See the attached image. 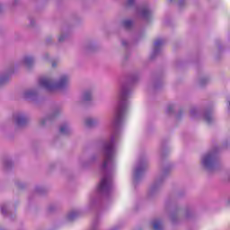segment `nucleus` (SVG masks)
I'll list each match as a JSON object with an SVG mask.
<instances>
[{"label": "nucleus", "mask_w": 230, "mask_h": 230, "mask_svg": "<svg viewBox=\"0 0 230 230\" xmlns=\"http://www.w3.org/2000/svg\"><path fill=\"white\" fill-rule=\"evenodd\" d=\"M68 82L69 78L66 75L62 76L58 84L53 83L51 79L48 77H42L40 79V85L47 91H55V89H64Z\"/></svg>", "instance_id": "1"}, {"label": "nucleus", "mask_w": 230, "mask_h": 230, "mask_svg": "<svg viewBox=\"0 0 230 230\" xmlns=\"http://www.w3.org/2000/svg\"><path fill=\"white\" fill-rule=\"evenodd\" d=\"M104 154L105 160L102 168H107V164H109L112 161V157H114V145H112V143L104 146Z\"/></svg>", "instance_id": "2"}, {"label": "nucleus", "mask_w": 230, "mask_h": 230, "mask_svg": "<svg viewBox=\"0 0 230 230\" xmlns=\"http://www.w3.org/2000/svg\"><path fill=\"white\" fill-rule=\"evenodd\" d=\"M111 186V178L110 177H104L101 180V182L98 186L99 191H103V190H107Z\"/></svg>", "instance_id": "3"}, {"label": "nucleus", "mask_w": 230, "mask_h": 230, "mask_svg": "<svg viewBox=\"0 0 230 230\" xmlns=\"http://www.w3.org/2000/svg\"><path fill=\"white\" fill-rule=\"evenodd\" d=\"M127 112V106L126 105H121L119 106L117 109V113H116V119L117 121H119L121 119V116H123Z\"/></svg>", "instance_id": "4"}, {"label": "nucleus", "mask_w": 230, "mask_h": 230, "mask_svg": "<svg viewBox=\"0 0 230 230\" xmlns=\"http://www.w3.org/2000/svg\"><path fill=\"white\" fill-rule=\"evenodd\" d=\"M212 159H213V156L211 155V154L205 155L203 158L204 166H206V167L210 166Z\"/></svg>", "instance_id": "5"}, {"label": "nucleus", "mask_w": 230, "mask_h": 230, "mask_svg": "<svg viewBox=\"0 0 230 230\" xmlns=\"http://www.w3.org/2000/svg\"><path fill=\"white\" fill-rule=\"evenodd\" d=\"M128 98V91L127 90H123L121 93H120V95H119V100L120 102H127V99Z\"/></svg>", "instance_id": "6"}, {"label": "nucleus", "mask_w": 230, "mask_h": 230, "mask_svg": "<svg viewBox=\"0 0 230 230\" xmlns=\"http://www.w3.org/2000/svg\"><path fill=\"white\" fill-rule=\"evenodd\" d=\"M26 121H27V119L24 116H18L16 118L17 125H24V123H26Z\"/></svg>", "instance_id": "7"}, {"label": "nucleus", "mask_w": 230, "mask_h": 230, "mask_svg": "<svg viewBox=\"0 0 230 230\" xmlns=\"http://www.w3.org/2000/svg\"><path fill=\"white\" fill-rule=\"evenodd\" d=\"M153 227L155 230H162L163 229V226L161 225V223L159 221H155L153 224Z\"/></svg>", "instance_id": "8"}, {"label": "nucleus", "mask_w": 230, "mask_h": 230, "mask_svg": "<svg viewBox=\"0 0 230 230\" xmlns=\"http://www.w3.org/2000/svg\"><path fill=\"white\" fill-rule=\"evenodd\" d=\"M24 64L27 66H31L33 64V58L30 57L25 58Z\"/></svg>", "instance_id": "9"}, {"label": "nucleus", "mask_w": 230, "mask_h": 230, "mask_svg": "<svg viewBox=\"0 0 230 230\" xmlns=\"http://www.w3.org/2000/svg\"><path fill=\"white\" fill-rule=\"evenodd\" d=\"M91 99H92L91 93L86 92V93H84V100L85 102H89V101H91Z\"/></svg>", "instance_id": "10"}, {"label": "nucleus", "mask_w": 230, "mask_h": 230, "mask_svg": "<svg viewBox=\"0 0 230 230\" xmlns=\"http://www.w3.org/2000/svg\"><path fill=\"white\" fill-rule=\"evenodd\" d=\"M85 125L86 127H93V125H94V120H93V119H87L85 121Z\"/></svg>", "instance_id": "11"}, {"label": "nucleus", "mask_w": 230, "mask_h": 230, "mask_svg": "<svg viewBox=\"0 0 230 230\" xmlns=\"http://www.w3.org/2000/svg\"><path fill=\"white\" fill-rule=\"evenodd\" d=\"M67 130H69L67 126H61V128H60L61 134H67Z\"/></svg>", "instance_id": "12"}, {"label": "nucleus", "mask_w": 230, "mask_h": 230, "mask_svg": "<svg viewBox=\"0 0 230 230\" xmlns=\"http://www.w3.org/2000/svg\"><path fill=\"white\" fill-rule=\"evenodd\" d=\"M123 24L126 28H130L132 26V21L127 20L123 22Z\"/></svg>", "instance_id": "13"}, {"label": "nucleus", "mask_w": 230, "mask_h": 230, "mask_svg": "<svg viewBox=\"0 0 230 230\" xmlns=\"http://www.w3.org/2000/svg\"><path fill=\"white\" fill-rule=\"evenodd\" d=\"M162 44H163V40H157L155 42V48H159V46H162Z\"/></svg>", "instance_id": "14"}, {"label": "nucleus", "mask_w": 230, "mask_h": 230, "mask_svg": "<svg viewBox=\"0 0 230 230\" xmlns=\"http://www.w3.org/2000/svg\"><path fill=\"white\" fill-rule=\"evenodd\" d=\"M148 13H150V11H148V10H144V11H143V15H144V16L148 15Z\"/></svg>", "instance_id": "15"}, {"label": "nucleus", "mask_w": 230, "mask_h": 230, "mask_svg": "<svg viewBox=\"0 0 230 230\" xmlns=\"http://www.w3.org/2000/svg\"><path fill=\"white\" fill-rule=\"evenodd\" d=\"M134 1L135 0H128V4L130 6L132 4H134Z\"/></svg>", "instance_id": "16"}, {"label": "nucleus", "mask_w": 230, "mask_h": 230, "mask_svg": "<svg viewBox=\"0 0 230 230\" xmlns=\"http://www.w3.org/2000/svg\"><path fill=\"white\" fill-rule=\"evenodd\" d=\"M206 121H207L208 123H210V122H211V117L207 116V117H206Z\"/></svg>", "instance_id": "17"}, {"label": "nucleus", "mask_w": 230, "mask_h": 230, "mask_svg": "<svg viewBox=\"0 0 230 230\" xmlns=\"http://www.w3.org/2000/svg\"><path fill=\"white\" fill-rule=\"evenodd\" d=\"M1 212L4 215V213L6 212L4 207H2V208H1Z\"/></svg>", "instance_id": "18"}, {"label": "nucleus", "mask_w": 230, "mask_h": 230, "mask_svg": "<svg viewBox=\"0 0 230 230\" xmlns=\"http://www.w3.org/2000/svg\"><path fill=\"white\" fill-rule=\"evenodd\" d=\"M58 40L59 42H62V40H64V36H59Z\"/></svg>", "instance_id": "19"}, {"label": "nucleus", "mask_w": 230, "mask_h": 230, "mask_svg": "<svg viewBox=\"0 0 230 230\" xmlns=\"http://www.w3.org/2000/svg\"><path fill=\"white\" fill-rule=\"evenodd\" d=\"M52 67H57V63L53 62L52 63Z\"/></svg>", "instance_id": "20"}, {"label": "nucleus", "mask_w": 230, "mask_h": 230, "mask_svg": "<svg viewBox=\"0 0 230 230\" xmlns=\"http://www.w3.org/2000/svg\"><path fill=\"white\" fill-rule=\"evenodd\" d=\"M172 110V108L171 107H169V111H171Z\"/></svg>", "instance_id": "21"}, {"label": "nucleus", "mask_w": 230, "mask_h": 230, "mask_svg": "<svg viewBox=\"0 0 230 230\" xmlns=\"http://www.w3.org/2000/svg\"><path fill=\"white\" fill-rule=\"evenodd\" d=\"M41 125H44V122H41Z\"/></svg>", "instance_id": "22"}, {"label": "nucleus", "mask_w": 230, "mask_h": 230, "mask_svg": "<svg viewBox=\"0 0 230 230\" xmlns=\"http://www.w3.org/2000/svg\"><path fill=\"white\" fill-rule=\"evenodd\" d=\"M26 94H31V93H26Z\"/></svg>", "instance_id": "23"}]
</instances>
